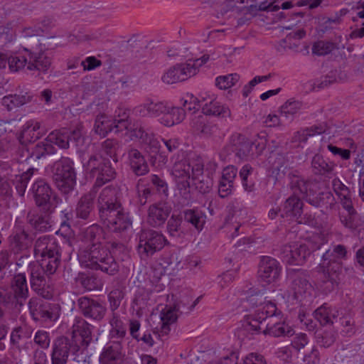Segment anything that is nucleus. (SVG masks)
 Segmentation results:
<instances>
[{
  "instance_id": "f257e3e1",
  "label": "nucleus",
  "mask_w": 364,
  "mask_h": 364,
  "mask_svg": "<svg viewBox=\"0 0 364 364\" xmlns=\"http://www.w3.org/2000/svg\"><path fill=\"white\" fill-rule=\"evenodd\" d=\"M102 229L97 225H92L82 232V241L87 245L80 248L77 257L81 266L93 270H100L114 275L119 270L110 251L102 245Z\"/></svg>"
},
{
  "instance_id": "f03ea898",
  "label": "nucleus",
  "mask_w": 364,
  "mask_h": 364,
  "mask_svg": "<svg viewBox=\"0 0 364 364\" xmlns=\"http://www.w3.org/2000/svg\"><path fill=\"white\" fill-rule=\"evenodd\" d=\"M97 207L101 222L110 231L122 232L132 227V220L122 208L116 188H103L98 196Z\"/></svg>"
},
{
  "instance_id": "7ed1b4c3",
  "label": "nucleus",
  "mask_w": 364,
  "mask_h": 364,
  "mask_svg": "<svg viewBox=\"0 0 364 364\" xmlns=\"http://www.w3.org/2000/svg\"><path fill=\"white\" fill-rule=\"evenodd\" d=\"M347 250L343 245H336L327 250L322 256L323 278L320 284V289L323 294H328L336 290L344 278L345 273L350 275L353 269L346 267L343 269L340 259L347 258Z\"/></svg>"
},
{
  "instance_id": "20e7f679",
  "label": "nucleus",
  "mask_w": 364,
  "mask_h": 364,
  "mask_svg": "<svg viewBox=\"0 0 364 364\" xmlns=\"http://www.w3.org/2000/svg\"><path fill=\"white\" fill-rule=\"evenodd\" d=\"M328 242L326 235L321 233L314 234L306 243L294 242L282 246L279 250L278 255L289 264H300L311 252L319 250Z\"/></svg>"
},
{
  "instance_id": "39448f33",
  "label": "nucleus",
  "mask_w": 364,
  "mask_h": 364,
  "mask_svg": "<svg viewBox=\"0 0 364 364\" xmlns=\"http://www.w3.org/2000/svg\"><path fill=\"white\" fill-rule=\"evenodd\" d=\"M33 255L49 272L56 271L60 265V247L53 236L43 235L38 237L33 244Z\"/></svg>"
},
{
  "instance_id": "423d86ee",
  "label": "nucleus",
  "mask_w": 364,
  "mask_h": 364,
  "mask_svg": "<svg viewBox=\"0 0 364 364\" xmlns=\"http://www.w3.org/2000/svg\"><path fill=\"white\" fill-rule=\"evenodd\" d=\"M53 181L58 191L67 200L76 185V173L74 164L69 158H62L53 167Z\"/></svg>"
},
{
  "instance_id": "0eeeda50",
  "label": "nucleus",
  "mask_w": 364,
  "mask_h": 364,
  "mask_svg": "<svg viewBox=\"0 0 364 364\" xmlns=\"http://www.w3.org/2000/svg\"><path fill=\"white\" fill-rule=\"evenodd\" d=\"M83 166L90 176L96 178L94 188L100 187L115 177L116 172L110 160L100 154L91 155Z\"/></svg>"
},
{
  "instance_id": "6e6552de",
  "label": "nucleus",
  "mask_w": 364,
  "mask_h": 364,
  "mask_svg": "<svg viewBox=\"0 0 364 364\" xmlns=\"http://www.w3.org/2000/svg\"><path fill=\"white\" fill-rule=\"evenodd\" d=\"M69 138H45L44 140L38 143L36 146V157L41 158L46 154H53L55 153V146L61 149H67L69 146ZM77 146L78 151L81 153H85L90 148H93L90 138H70Z\"/></svg>"
},
{
  "instance_id": "1a4fd4ad",
  "label": "nucleus",
  "mask_w": 364,
  "mask_h": 364,
  "mask_svg": "<svg viewBox=\"0 0 364 364\" xmlns=\"http://www.w3.org/2000/svg\"><path fill=\"white\" fill-rule=\"evenodd\" d=\"M203 161L201 157L191 156L188 159H181L175 161L173 169V176L178 178V182L183 186L189 185L191 177L198 178L203 172Z\"/></svg>"
},
{
  "instance_id": "9d476101",
  "label": "nucleus",
  "mask_w": 364,
  "mask_h": 364,
  "mask_svg": "<svg viewBox=\"0 0 364 364\" xmlns=\"http://www.w3.org/2000/svg\"><path fill=\"white\" fill-rule=\"evenodd\" d=\"M28 296L29 290L26 274L18 273L11 279L9 289L2 296V299L4 302L20 310L24 306Z\"/></svg>"
},
{
  "instance_id": "9b49d317",
  "label": "nucleus",
  "mask_w": 364,
  "mask_h": 364,
  "mask_svg": "<svg viewBox=\"0 0 364 364\" xmlns=\"http://www.w3.org/2000/svg\"><path fill=\"white\" fill-rule=\"evenodd\" d=\"M166 241L160 232L151 229L142 230L139 235L138 252L143 259L152 256L164 247Z\"/></svg>"
},
{
  "instance_id": "f8f14e48",
  "label": "nucleus",
  "mask_w": 364,
  "mask_h": 364,
  "mask_svg": "<svg viewBox=\"0 0 364 364\" xmlns=\"http://www.w3.org/2000/svg\"><path fill=\"white\" fill-rule=\"evenodd\" d=\"M31 192L38 207L46 212H53L60 199L53 193L49 183L43 178L37 179L31 187Z\"/></svg>"
},
{
  "instance_id": "ddd939ff",
  "label": "nucleus",
  "mask_w": 364,
  "mask_h": 364,
  "mask_svg": "<svg viewBox=\"0 0 364 364\" xmlns=\"http://www.w3.org/2000/svg\"><path fill=\"white\" fill-rule=\"evenodd\" d=\"M23 49L28 53L27 70L31 71L37 70L42 73L47 72L51 66L52 60L42 48V44L38 41L35 38L33 43L23 47Z\"/></svg>"
},
{
  "instance_id": "4468645a",
  "label": "nucleus",
  "mask_w": 364,
  "mask_h": 364,
  "mask_svg": "<svg viewBox=\"0 0 364 364\" xmlns=\"http://www.w3.org/2000/svg\"><path fill=\"white\" fill-rule=\"evenodd\" d=\"M72 352L75 355L74 360L77 363L85 362L87 352L81 349L77 343H73L68 338L60 336L53 341L50 357H57L68 360L69 354Z\"/></svg>"
},
{
  "instance_id": "2eb2a0df",
  "label": "nucleus",
  "mask_w": 364,
  "mask_h": 364,
  "mask_svg": "<svg viewBox=\"0 0 364 364\" xmlns=\"http://www.w3.org/2000/svg\"><path fill=\"white\" fill-rule=\"evenodd\" d=\"M28 308L29 314L34 321L53 322L59 317L58 312L54 306L37 296L29 299Z\"/></svg>"
},
{
  "instance_id": "dca6fc26",
  "label": "nucleus",
  "mask_w": 364,
  "mask_h": 364,
  "mask_svg": "<svg viewBox=\"0 0 364 364\" xmlns=\"http://www.w3.org/2000/svg\"><path fill=\"white\" fill-rule=\"evenodd\" d=\"M200 299V297L198 296L189 306H186V302L183 300H181L173 306H166L160 314L161 333L162 335L168 334L171 331V326L176 321L178 314L189 313L197 305Z\"/></svg>"
},
{
  "instance_id": "f3484780",
  "label": "nucleus",
  "mask_w": 364,
  "mask_h": 364,
  "mask_svg": "<svg viewBox=\"0 0 364 364\" xmlns=\"http://www.w3.org/2000/svg\"><path fill=\"white\" fill-rule=\"evenodd\" d=\"M317 184L311 181L305 180L299 176H294L291 181V188L294 194H300L301 198L315 207H319L321 204L320 198L316 196L315 188Z\"/></svg>"
},
{
  "instance_id": "a211bd4d",
  "label": "nucleus",
  "mask_w": 364,
  "mask_h": 364,
  "mask_svg": "<svg viewBox=\"0 0 364 364\" xmlns=\"http://www.w3.org/2000/svg\"><path fill=\"white\" fill-rule=\"evenodd\" d=\"M95 132L96 134L105 136L110 134L112 135H127V126L124 120H119L118 124L116 121L108 119L105 114L97 116L95 124Z\"/></svg>"
},
{
  "instance_id": "6ab92c4d",
  "label": "nucleus",
  "mask_w": 364,
  "mask_h": 364,
  "mask_svg": "<svg viewBox=\"0 0 364 364\" xmlns=\"http://www.w3.org/2000/svg\"><path fill=\"white\" fill-rule=\"evenodd\" d=\"M281 312L277 309L276 304L271 301H267L257 306L255 312L250 316L249 321L250 329L254 331H259L263 322L279 315Z\"/></svg>"
},
{
  "instance_id": "aec40b11",
  "label": "nucleus",
  "mask_w": 364,
  "mask_h": 364,
  "mask_svg": "<svg viewBox=\"0 0 364 364\" xmlns=\"http://www.w3.org/2000/svg\"><path fill=\"white\" fill-rule=\"evenodd\" d=\"M77 305L85 317L95 321H101L107 311L106 306L102 301L87 296L79 298Z\"/></svg>"
},
{
  "instance_id": "412c9836",
  "label": "nucleus",
  "mask_w": 364,
  "mask_h": 364,
  "mask_svg": "<svg viewBox=\"0 0 364 364\" xmlns=\"http://www.w3.org/2000/svg\"><path fill=\"white\" fill-rule=\"evenodd\" d=\"M282 266L274 258L262 256L259 264L258 274L260 279L268 284L275 282L282 273Z\"/></svg>"
},
{
  "instance_id": "4be33fe9",
  "label": "nucleus",
  "mask_w": 364,
  "mask_h": 364,
  "mask_svg": "<svg viewBox=\"0 0 364 364\" xmlns=\"http://www.w3.org/2000/svg\"><path fill=\"white\" fill-rule=\"evenodd\" d=\"M171 205L166 201L153 203L149 207L147 223L154 228L164 225L171 212Z\"/></svg>"
},
{
  "instance_id": "5701e85b",
  "label": "nucleus",
  "mask_w": 364,
  "mask_h": 364,
  "mask_svg": "<svg viewBox=\"0 0 364 364\" xmlns=\"http://www.w3.org/2000/svg\"><path fill=\"white\" fill-rule=\"evenodd\" d=\"M95 198V194L91 192L80 197L75 209V215L77 219L85 223L93 221Z\"/></svg>"
},
{
  "instance_id": "b1692460",
  "label": "nucleus",
  "mask_w": 364,
  "mask_h": 364,
  "mask_svg": "<svg viewBox=\"0 0 364 364\" xmlns=\"http://www.w3.org/2000/svg\"><path fill=\"white\" fill-rule=\"evenodd\" d=\"M93 326L86 321L82 317H76L74 319L71 332L73 338L77 341V338H80L81 349H85L87 352V348L92 341V333Z\"/></svg>"
},
{
  "instance_id": "393cba45",
  "label": "nucleus",
  "mask_w": 364,
  "mask_h": 364,
  "mask_svg": "<svg viewBox=\"0 0 364 364\" xmlns=\"http://www.w3.org/2000/svg\"><path fill=\"white\" fill-rule=\"evenodd\" d=\"M29 268L31 271V287L34 291L43 295V289L46 284L45 275H52L56 271L49 272L46 267H43L42 263L30 264Z\"/></svg>"
},
{
  "instance_id": "a878e982",
  "label": "nucleus",
  "mask_w": 364,
  "mask_h": 364,
  "mask_svg": "<svg viewBox=\"0 0 364 364\" xmlns=\"http://www.w3.org/2000/svg\"><path fill=\"white\" fill-rule=\"evenodd\" d=\"M124 355L121 342H109L102 349L99 357V362L100 364H120Z\"/></svg>"
},
{
  "instance_id": "bb28decb",
  "label": "nucleus",
  "mask_w": 364,
  "mask_h": 364,
  "mask_svg": "<svg viewBox=\"0 0 364 364\" xmlns=\"http://www.w3.org/2000/svg\"><path fill=\"white\" fill-rule=\"evenodd\" d=\"M194 75V70L191 65L185 64L177 65L168 69L162 76V81L166 84H173L184 81Z\"/></svg>"
},
{
  "instance_id": "cd10ccee",
  "label": "nucleus",
  "mask_w": 364,
  "mask_h": 364,
  "mask_svg": "<svg viewBox=\"0 0 364 364\" xmlns=\"http://www.w3.org/2000/svg\"><path fill=\"white\" fill-rule=\"evenodd\" d=\"M264 335L278 337H291L294 335V329L284 321L278 320L277 316L267 321L263 330Z\"/></svg>"
},
{
  "instance_id": "c85d7f7f",
  "label": "nucleus",
  "mask_w": 364,
  "mask_h": 364,
  "mask_svg": "<svg viewBox=\"0 0 364 364\" xmlns=\"http://www.w3.org/2000/svg\"><path fill=\"white\" fill-rule=\"evenodd\" d=\"M28 224L36 230L46 232L51 230L53 221L48 214L30 211L27 215Z\"/></svg>"
},
{
  "instance_id": "c756f323",
  "label": "nucleus",
  "mask_w": 364,
  "mask_h": 364,
  "mask_svg": "<svg viewBox=\"0 0 364 364\" xmlns=\"http://www.w3.org/2000/svg\"><path fill=\"white\" fill-rule=\"evenodd\" d=\"M202 112L208 116H214L219 117H230L231 115L230 110L228 107L224 106L215 99H210L207 101L205 98H202Z\"/></svg>"
},
{
  "instance_id": "7c9ffc66",
  "label": "nucleus",
  "mask_w": 364,
  "mask_h": 364,
  "mask_svg": "<svg viewBox=\"0 0 364 364\" xmlns=\"http://www.w3.org/2000/svg\"><path fill=\"white\" fill-rule=\"evenodd\" d=\"M128 159L131 169L136 176H144L149 172V166L138 150L135 149L129 150Z\"/></svg>"
},
{
  "instance_id": "2f4dec72",
  "label": "nucleus",
  "mask_w": 364,
  "mask_h": 364,
  "mask_svg": "<svg viewBox=\"0 0 364 364\" xmlns=\"http://www.w3.org/2000/svg\"><path fill=\"white\" fill-rule=\"evenodd\" d=\"M303 203L300 194H294L288 198L283 206L282 217L290 216L298 218L302 213Z\"/></svg>"
},
{
  "instance_id": "473e14b6",
  "label": "nucleus",
  "mask_w": 364,
  "mask_h": 364,
  "mask_svg": "<svg viewBox=\"0 0 364 364\" xmlns=\"http://www.w3.org/2000/svg\"><path fill=\"white\" fill-rule=\"evenodd\" d=\"M338 316V310L327 304H323L314 312L315 319L322 326L333 324L334 321L337 319Z\"/></svg>"
},
{
  "instance_id": "72a5a7b5",
  "label": "nucleus",
  "mask_w": 364,
  "mask_h": 364,
  "mask_svg": "<svg viewBox=\"0 0 364 364\" xmlns=\"http://www.w3.org/2000/svg\"><path fill=\"white\" fill-rule=\"evenodd\" d=\"M294 297L297 300L302 301L311 296L313 288L309 281L304 277H296L292 284Z\"/></svg>"
},
{
  "instance_id": "f704fd0d",
  "label": "nucleus",
  "mask_w": 364,
  "mask_h": 364,
  "mask_svg": "<svg viewBox=\"0 0 364 364\" xmlns=\"http://www.w3.org/2000/svg\"><path fill=\"white\" fill-rule=\"evenodd\" d=\"M332 186L334 192L339 197L343 208L352 211L351 193L348 187L344 185L338 178L333 180Z\"/></svg>"
},
{
  "instance_id": "c9c22d12",
  "label": "nucleus",
  "mask_w": 364,
  "mask_h": 364,
  "mask_svg": "<svg viewBox=\"0 0 364 364\" xmlns=\"http://www.w3.org/2000/svg\"><path fill=\"white\" fill-rule=\"evenodd\" d=\"M183 219L200 232L205 224L206 215L198 209H188L183 211Z\"/></svg>"
},
{
  "instance_id": "e433bc0d",
  "label": "nucleus",
  "mask_w": 364,
  "mask_h": 364,
  "mask_svg": "<svg viewBox=\"0 0 364 364\" xmlns=\"http://www.w3.org/2000/svg\"><path fill=\"white\" fill-rule=\"evenodd\" d=\"M31 243V238L24 230L16 232L11 240V246L15 254L27 249Z\"/></svg>"
},
{
  "instance_id": "4c0bfd02",
  "label": "nucleus",
  "mask_w": 364,
  "mask_h": 364,
  "mask_svg": "<svg viewBox=\"0 0 364 364\" xmlns=\"http://www.w3.org/2000/svg\"><path fill=\"white\" fill-rule=\"evenodd\" d=\"M35 168H28L26 172L21 175H16L12 179V183L20 196H23L27 188L28 181L33 175Z\"/></svg>"
},
{
  "instance_id": "58836bf2",
  "label": "nucleus",
  "mask_w": 364,
  "mask_h": 364,
  "mask_svg": "<svg viewBox=\"0 0 364 364\" xmlns=\"http://www.w3.org/2000/svg\"><path fill=\"white\" fill-rule=\"evenodd\" d=\"M184 117L185 112L183 109L178 107H168V111L165 112L161 118V122L165 126L171 127L182 122Z\"/></svg>"
},
{
  "instance_id": "ea45409f",
  "label": "nucleus",
  "mask_w": 364,
  "mask_h": 364,
  "mask_svg": "<svg viewBox=\"0 0 364 364\" xmlns=\"http://www.w3.org/2000/svg\"><path fill=\"white\" fill-rule=\"evenodd\" d=\"M136 109L142 115L150 114L153 116H159L160 114L164 115L165 112L168 111V107L162 102H149L139 106Z\"/></svg>"
},
{
  "instance_id": "a19ab883",
  "label": "nucleus",
  "mask_w": 364,
  "mask_h": 364,
  "mask_svg": "<svg viewBox=\"0 0 364 364\" xmlns=\"http://www.w3.org/2000/svg\"><path fill=\"white\" fill-rule=\"evenodd\" d=\"M31 100V97L26 95H9L2 99V105L11 111L16 107H20Z\"/></svg>"
},
{
  "instance_id": "79ce46f5",
  "label": "nucleus",
  "mask_w": 364,
  "mask_h": 364,
  "mask_svg": "<svg viewBox=\"0 0 364 364\" xmlns=\"http://www.w3.org/2000/svg\"><path fill=\"white\" fill-rule=\"evenodd\" d=\"M109 323L112 328L109 331V336L112 338H123L126 335V328L119 316L114 313Z\"/></svg>"
},
{
  "instance_id": "37998d69",
  "label": "nucleus",
  "mask_w": 364,
  "mask_h": 364,
  "mask_svg": "<svg viewBox=\"0 0 364 364\" xmlns=\"http://www.w3.org/2000/svg\"><path fill=\"white\" fill-rule=\"evenodd\" d=\"M192 127L196 131L198 134L204 135H213L216 134L218 127L216 125L205 124L203 116H198L195 117L192 122Z\"/></svg>"
},
{
  "instance_id": "c03bdc74",
  "label": "nucleus",
  "mask_w": 364,
  "mask_h": 364,
  "mask_svg": "<svg viewBox=\"0 0 364 364\" xmlns=\"http://www.w3.org/2000/svg\"><path fill=\"white\" fill-rule=\"evenodd\" d=\"M268 162L272 166V172L279 174L284 173L287 168V160L283 154L272 152L268 158Z\"/></svg>"
},
{
  "instance_id": "a18cd8bd",
  "label": "nucleus",
  "mask_w": 364,
  "mask_h": 364,
  "mask_svg": "<svg viewBox=\"0 0 364 364\" xmlns=\"http://www.w3.org/2000/svg\"><path fill=\"white\" fill-rule=\"evenodd\" d=\"M33 331V328L26 324L14 328L11 333V343L18 345L22 338H30Z\"/></svg>"
},
{
  "instance_id": "49530a36",
  "label": "nucleus",
  "mask_w": 364,
  "mask_h": 364,
  "mask_svg": "<svg viewBox=\"0 0 364 364\" xmlns=\"http://www.w3.org/2000/svg\"><path fill=\"white\" fill-rule=\"evenodd\" d=\"M312 167L316 173L325 174L332 171L333 164L327 162L321 155L314 156L311 162Z\"/></svg>"
},
{
  "instance_id": "de8ad7c7",
  "label": "nucleus",
  "mask_w": 364,
  "mask_h": 364,
  "mask_svg": "<svg viewBox=\"0 0 364 364\" xmlns=\"http://www.w3.org/2000/svg\"><path fill=\"white\" fill-rule=\"evenodd\" d=\"M252 171V167L249 164L244 165L240 171V177L242 181V186L247 192H252L255 191V181L251 178H249Z\"/></svg>"
},
{
  "instance_id": "09e8293b",
  "label": "nucleus",
  "mask_w": 364,
  "mask_h": 364,
  "mask_svg": "<svg viewBox=\"0 0 364 364\" xmlns=\"http://www.w3.org/2000/svg\"><path fill=\"white\" fill-rule=\"evenodd\" d=\"M316 338L318 345L323 348H328L336 341V333L332 330L325 331L321 333H317Z\"/></svg>"
},
{
  "instance_id": "8fccbe9b",
  "label": "nucleus",
  "mask_w": 364,
  "mask_h": 364,
  "mask_svg": "<svg viewBox=\"0 0 364 364\" xmlns=\"http://www.w3.org/2000/svg\"><path fill=\"white\" fill-rule=\"evenodd\" d=\"M328 128L325 124L314 125L311 127H307L305 129H302L300 131L297 132V134L300 136H314L315 135L320 134H329Z\"/></svg>"
},
{
  "instance_id": "3c124183",
  "label": "nucleus",
  "mask_w": 364,
  "mask_h": 364,
  "mask_svg": "<svg viewBox=\"0 0 364 364\" xmlns=\"http://www.w3.org/2000/svg\"><path fill=\"white\" fill-rule=\"evenodd\" d=\"M181 218L172 215L167 223V230L172 237H180L183 233L181 228Z\"/></svg>"
},
{
  "instance_id": "603ef678",
  "label": "nucleus",
  "mask_w": 364,
  "mask_h": 364,
  "mask_svg": "<svg viewBox=\"0 0 364 364\" xmlns=\"http://www.w3.org/2000/svg\"><path fill=\"white\" fill-rule=\"evenodd\" d=\"M239 78L240 76L236 73L219 76L216 78V85L221 90H226L233 86Z\"/></svg>"
},
{
  "instance_id": "864d4df0",
  "label": "nucleus",
  "mask_w": 364,
  "mask_h": 364,
  "mask_svg": "<svg viewBox=\"0 0 364 364\" xmlns=\"http://www.w3.org/2000/svg\"><path fill=\"white\" fill-rule=\"evenodd\" d=\"M194 181V184L196 188L202 193H208L213 186L212 179L208 176L205 177L203 173L198 176V178L191 177Z\"/></svg>"
},
{
  "instance_id": "5fc2aeb1",
  "label": "nucleus",
  "mask_w": 364,
  "mask_h": 364,
  "mask_svg": "<svg viewBox=\"0 0 364 364\" xmlns=\"http://www.w3.org/2000/svg\"><path fill=\"white\" fill-rule=\"evenodd\" d=\"M28 58V55L26 56H11L7 58V62L9 64V69L11 71H18L25 67L27 68Z\"/></svg>"
},
{
  "instance_id": "6e6d98bb",
  "label": "nucleus",
  "mask_w": 364,
  "mask_h": 364,
  "mask_svg": "<svg viewBox=\"0 0 364 364\" xmlns=\"http://www.w3.org/2000/svg\"><path fill=\"white\" fill-rule=\"evenodd\" d=\"M33 342L41 350L48 349L50 343L49 333L44 330H38L34 335Z\"/></svg>"
},
{
  "instance_id": "4d7b16f0",
  "label": "nucleus",
  "mask_w": 364,
  "mask_h": 364,
  "mask_svg": "<svg viewBox=\"0 0 364 364\" xmlns=\"http://www.w3.org/2000/svg\"><path fill=\"white\" fill-rule=\"evenodd\" d=\"M335 48L333 43L320 41L313 45L312 53L317 55H325L330 53Z\"/></svg>"
},
{
  "instance_id": "13d9d810",
  "label": "nucleus",
  "mask_w": 364,
  "mask_h": 364,
  "mask_svg": "<svg viewBox=\"0 0 364 364\" xmlns=\"http://www.w3.org/2000/svg\"><path fill=\"white\" fill-rule=\"evenodd\" d=\"M128 134L127 135H120L121 136H143L144 134L145 136H148L149 135H152L153 133L151 132L148 129H145L144 126L141 124H134L130 127H127Z\"/></svg>"
},
{
  "instance_id": "bf43d9fd",
  "label": "nucleus",
  "mask_w": 364,
  "mask_h": 364,
  "mask_svg": "<svg viewBox=\"0 0 364 364\" xmlns=\"http://www.w3.org/2000/svg\"><path fill=\"white\" fill-rule=\"evenodd\" d=\"M118 147V143L114 138H107L102 144V150L110 157L116 154Z\"/></svg>"
},
{
  "instance_id": "052dcab7",
  "label": "nucleus",
  "mask_w": 364,
  "mask_h": 364,
  "mask_svg": "<svg viewBox=\"0 0 364 364\" xmlns=\"http://www.w3.org/2000/svg\"><path fill=\"white\" fill-rule=\"evenodd\" d=\"M82 285L88 291L101 289L100 282L95 277L85 276L82 277Z\"/></svg>"
},
{
  "instance_id": "680f3d73",
  "label": "nucleus",
  "mask_w": 364,
  "mask_h": 364,
  "mask_svg": "<svg viewBox=\"0 0 364 364\" xmlns=\"http://www.w3.org/2000/svg\"><path fill=\"white\" fill-rule=\"evenodd\" d=\"M242 364H267L264 355L257 353H250L242 358Z\"/></svg>"
},
{
  "instance_id": "e2e57ef3",
  "label": "nucleus",
  "mask_w": 364,
  "mask_h": 364,
  "mask_svg": "<svg viewBox=\"0 0 364 364\" xmlns=\"http://www.w3.org/2000/svg\"><path fill=\"white\" fill-rule=\"evenodd\" d=\"M123 297L124 294L119 289H116L110 291L108 295V299L112 310H115L119 307Z\"/></svg>"
},
{
  "instance_id": "0e129e2a",
  "label": "nucleus",
  "mask_w": 364,
  "mask_h": 364,
  "mask_svg": "<svg viewBox=\"0 0 364 364\" xmlns=\"http://www.w3.org/2000/svg\"><path fill=\"white\" fill-rule=\"evenodd\" d=\"M347 211V215H341L340 220L341 223L347 228L350 230H355L356 228V224L354 222L353 214L355 213V210L352 206V211H349L348 210H346Z\"/></svg>"
},
{
  "instance_id": "69168bd1",
  "label": "nucleus",
  "mask_w": 364,
  "mask_h": 364,
  "mask_svg": "<svg viewBox=\"0 0 364 364\" xmlns=\"http://www.w3.org/2000/svg\"><path fill=\"white\" fill-rule=\"evenodd\" d=\"M299 108V103L297 102H286L281 107V115L286 118L289 114L294 115Z\"/></svg>"
},
{
  "instance_id": "338daca9",
  "label": "nucleus",
  "mask_w": 364,
  "mask_h": 364,
  "mask_svg": "<svg viewBox=\"0 0 364 364\" xmlns=\"http://www.w3.org/2000/svg\"><path fill=\"white\" fill-rule=\"evenodd\" d=\"M308 342L309 339L306 334L300 333L293 338L291 344L294 348L299 350L304 348Z\"/></svg>"
},
{
  "instance_id": "774afa93",
  "label": "nucleus",
  "mask_w": 364,
  "mask_h": 364,
  "mask_svg": "<svg viewBox=\"0 0 364 364\" xmlns=\"http://www.w3.org/2000/svg\"><path fill=\"white\" fill-rule=\"evenodd\" d=\"M302 364H320L318 350L314 348H312L310 353L304 355Z\"/></svg>"
}]
</instances>
